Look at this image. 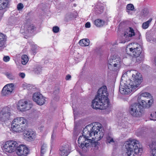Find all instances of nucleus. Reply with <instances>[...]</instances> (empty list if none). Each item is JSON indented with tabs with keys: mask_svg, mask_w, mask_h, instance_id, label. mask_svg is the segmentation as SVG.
Instances as JSON below:
<instances>
[{
	"mask_svg": "<svg viewBox=\"0 0 156 156\" xmlns=\"http://www.w3.org/2000/svg\"><path fill=\"white\" fill-rule=\"evenodd\" d=\"M14 85L11 83L6 84L3 88L2 90V95L7 96L11 94L14 89Z\"/></svg>",
	"mask_w": 156,
	"mask_h": 156,
	"instance_id": "obj_15",
	"label": "nucleus"
},
{
	"mask_svg": "<svg viewBox=\"0 0 156 156\" xmlns=\"http://www.w3.org/2000/svg\"><path fill=\"white\" fill-rule=\"evenodd\" d=\"M155 65H156V57L155 58Z\"/></svg>",
	"mask_w": 156,
	"mask_h": 156,
	"instance_id": "obj_45",
	"label": "nucleus"
},
{
	"mask_svg": "<svg viewBox=\"0 0 156 156\" xmlns=\"http://www.w3.org/2000/svg\"><path fill=\"white\" fill-rule=\"evenodd\" d=\"M132 74L131 80H129L126 82L127 83H124V85L120 83L119 91L123 94H127L131 92H134L138 89V87L142 82L141 74L135 70H131L130 71Z\"/></svg>",
	"mask_w": 156,
	"mask_h": 156,
	"instance_id": "obj_2",
	"label": "nucleus"
},
{
	"mask_svg": "<svg viewBox=\"0 0 156 156\" xmlns=\"http://www.w3.org/2000/svg\"><path fill=\"white\" fill-rule=\"evenodd\" d=\"M134 49H138V48L137 47L136 48H134Z\"/></svg>",
	"mask_w": 156,
	"mask_h": 156,
	"instance_id": "obj_48",
	"label": "nucleus"
},
{
	"mask_svg": "<svg viewBox=\"0 0 156 156\" xmlns=\"http://www.w3.org/2000/svg\"><path fill=\"white\" fill-rule=\"evenodd\" d=\"M104 7L101 5H97L95 12L96 15H99L102 13L104 11Z\"/></svg>",
	"mask_w": 156,
	"mask_h": 156,
	"instance_id": "obj_23",
	"label": "nucleus"
},
{
	"mask_svg": "<svg viewBox=\"0 0 156 156\" xmlns=\"http://www.w3.org/2000/svg\"><path fill=\"white\" fill-rule=\"evenodd\" d=\"M124 144L126 149L124 156H139L143 151L139 142L136 140L129 139Z\"/></svg>",
	"mask_w": 156,
	"mask_h": 156,
	"instance_id": "obj_4",
	"label": "nucleus"
},
{
	"mask_svg": "<svg viewBox=\"0 0 156 156\" xmlns=\"http://www.w3.org/2000/svg\"><path fill=\"white\" fill-rule=\"evenodd\" d=\"M11 108L9 106L5 107L0 112V120L5 122L10 119Z\"/></svg>",
	"mask_w": 156,
	"mask_h": 156,
	"instance_id": "obj_8",
	"label": "nucleus"
},
{
	"mask_svg": "<svg viewBox=\"0 0 156 156\" xmlns=\"http://www.w3.org/2000/svg\"><path fill=\"white\" fill-rule=\"evenodd\" d=\"M10 60V58L8 56H5L4 57L3 60L5 62H8Z\"/></svg>",
	"mask_w": 156,
	"mask_h": 156,
	"instance_id": "obj_38",
	"label": "nucleus"
},
{
	"mask_svg": "<svg viewBox=\"0 0 156 156\" xmlns=\"http://www.w3.org/2000/svg\"><path fill=\"white\" fill-rule=\"evenodd\" d=\"M20 32H21L22 33H23V31H22V29H21L20 30Z\"/></svg>",
	"mask_w": 156,
	"mask_h": 156,
	"instance_id": "obj_46",
	"label": "nucleus"
},
{
	"mask_svg": "<svg viewBox=\"0 0 156 156\" xmlns=\"http://www.w3.org/2000/svg\"><path fill=\"white\" fill-rule=\"evenodd\" d=\"M85 27L86 28H89L90 27V23L89 22H87L85 24Z\"/></svg>",
	"mask_w": 156,
	"mask_h": 156,
	"instance_id": "obj_43",
	"label": "nucleus"
},
{
	"mask_svg": "<svg viewBox=\"0 0 156 156\" xmlns=\"http://www.w3.org/2000/svg\"><path fill=\"white\" fill-rule=\"evenodd\" d=\"M18 144L17 142L12 140L6 142L3 146L5 151L9 153H12L16 151Z\"/></svg>",
	"mask_w": 156,
	"mask_h": 156,
	"instance_id": "obj_9",
	"label": "nucleus"
},
{
	"mask_svg": "<svg viewBox=\"0 0 156 156\" xmlns=\"http://www.w3.org/2000/svg\"><path fill=\"white\" fill-rule=\"evenodd\" d=\"M104 130L101 126H94L92 127L89 125L86 126L82 131V134L87 138L93 135L98 140L101 139L104 135Z\"/></svg>",
	"mask_w": 156,
	"mask_h": 156,
	"instance_id": "obj_5",
	"label": "nucleus"
},
{
	"mask_svg": "<svg viewBox=\"0 0 156 156\" xmlns=\"http://www.w3.org/2000/svg\"><path fill=\"white\" fill-rule=\"evenodd\" d=\"M129 49H133L132 48H129Z\"/></svg>",
	"mask_w": 156,
	"mask_h": 156,
	"instance_id": "obj_51",
	"label": "nucleus"
},
{
	"mask_svg": "<svg viewBox=\"0 0 156 156\" xmlns=\"http://www.w3.org/2000/svg\"><path fill=\"white\" fill-rule=\"evenodd\" d=\"M139 36H140V35H141L140 34V33H139Z\"/></svg>",
	"mask_w": 156,
	"mask_h": 156,
	"instance_id": "obj_49",
	"label": "nucleus"
},
{
	"mask_svg": "<svg viewBox=\"0 0 156 156\" xmlns=\"http://www.w3.org/2000/svg\"><path fill=\"white\" fill-rule=\"evenodd\" d=\"M10 0H0V10L5 9L9 6Z\"/></svg>",
	"mask_w": 156,
	"mask_h": 156,
	"instance_id": "obj_20",
	"label": "nucleus"
},
{
	"mask_svg": "<svg viewBox=\"0 0 156 156\" xmlns=\"http://www.w3.org/2000/svg\"><path fill=\"white\" fill-rule=\"evenodd\" d=\"M127 54L133 57H138L140 55L141 51L139 49H125Z\"/></svg>",
	"mask_w": 156,
	"mask_h": 156,
	"instance_id": "obj_17",
	"label": "nucleus"
},
{
	"mask_svg": "<svg viewBox=\"0 0 156 156\" xmlns=\"http://www.w3.org/2000/svg\"><path fill=\"white\" fill-rule=\"evenodd\" d=\"M27 48H26L25 49H27Z\"/></svg>",
	"mask_w": 156,
	"mask_h": 156,
	"instance_id": "obj_52",
	"label": "nucleus"
},
{
	"mask_svg": "<svg viewBox=\"0 0 156 156\" xmlns=\"http://www.w3.org/2000/svg\"><path fill=\"white\" fill-rule=\"evenodd\" d=\"M122 62L121 58L115 55H111L108 61V69L111 70L116 71L120 68Z\"/></svg>",
	"mask_w": 156,
	"mask_h": 156,
	"instance_id": "obj_7",
	"label": "nucleus"
},
{
	"mask_svg": "<svg viewBox=\"0 0 156 156\" xmlns=\"http://www.w3.org/2000/svg\"><path fill=\"white\" fill-rule=\"evenodd\" d=\"M6 35L0 33V48H4L6 47Z\"/></svg>",
	"mask_w": 156,
	"mask_h": 156,
	"instance_id": "obj_18",
	"label": "nucleus"
},
{
	"mask_svg": "<svg viewBox=\"0 0 156 156\" xmlns=\"http://www.w3.org/2000/svg\"><path fill=\"white\" fill-rule=\"evenodd\" d=\"M76 54V52H74V53H73V54L74 55V56H75V54Z\"/></svg>",
	"mask_w": 156,
	"mask_h": 156,
	"instance_id": "obj_47",
	"label": "nucleus"
},
{
	"mask_svg": "<svg viewBox=\"0 0 156 156\" xmlns=\"http://www.w3.org/2000/svg\"><path fill=\"white\" fill-rule=\"evenodd\" d=\"M34 71L37 74H40L42 71V67L40 66H37L34 69Z\"/></svg>",
	"mask_w": 156,
	"mask_h": 156,
	"instance_id": "obj_33",
	"label": "nucleus"
},
{
	"mask_svg": "<svg viewBox=\"0 0 156 156\" xmlns=\"http://www.w3.org/2000/svg\"><path fill=\"white\" fill-rule=\"evenodd\" d=\"M27 121L23 117H17L14 119L11 124V128L15 132H22L26 129Z\"/></svg>",
	"mask_w": 156,
	"mask_h": 156,
	"instance_id": "obj_6",
	"label": "nucleus"
},
{
	"mask_svg": "<svg viewBox=\"0 0 156 156\" xmlns=\"http://www.w3.org/2000/svg\"><path fill=\"white\" fill-rule=\"evenodd\" d=\"M144 130V129L141 130L138 133H137V135L138 136H142L145 133L142 131L143 130Z\"/></svg>",
	"mask_w": 156,
	"mask_h": 156,
	"instance_id": "obj_41",
	"label": "nucleus"
},
{
	"mask_svg": "<svg viewBox=\"0 0 156 156\" xmlns=\"http://www.w3.org/2000/svg\"><path fill=\"white\" fill-rule=\"evenodd\" d=\"M135 98L137 102L130 105L129 112L133 116L139 117L144 112L145 108H148L152 105L153 100L151 95L147 92H144L138 95Z\"/></svg>",
	"mask_w": 156,
	"mask_h": 156,
	"instance_id": "obj_1",
	"label": "nucleus"
},
{
	"mask_svg": "<svg viewBox=\"0 0 156 156\" xmlns=\"http://www.w3.org/2000/svg\"><path fill=\"white\" fill-rule=\"evenodd\" d=\"M19 76L22 78H23L25 77V75L24 73H19Z\"/></svg>",
	"mask_w": 156,
	"mask_h": 156,
	"instance_id": "obj_44",
	"label": "nucleus"
},
{
	"mask_svg": "<svg viewBox=\"0 0 156 156\" xmlns=\"http://www.w3.org/2000/svg\"><path fill=\"white\" fill-rule=\"evenodd\" d=\"M151 117L152 118H150L151 120L156 121V112H152L151 114Z\"/></svg>",
	"mask_w": 156,
	"mask_h": 156,
	"instance_id": "obj_35",
	"label": "nucleus"
},
{
	"mask_svg": "<svg viewBox=\"0 0 156 156\" xmlns=\"http://www.w3.org/2000/svg\"><path fill=\"white\" fill-rule=\"evenodd\" d=\"M5 74L7 77L10 80H14L15 79V76L11 73L6 72Z\"/></svg>",
	"mask_w": 156,
	"mask_h": 156,
	"instance_id": "obj_31",
	"label": "nucleus"
},
{
	"mask_svg": "<svg viewBox=\"0 0 156 156\" xmlns=\"http://www.w3.org/2000/svg\"><path fill=\"white\" fill-rule=\"evenodd\" d=\"M15 151L18 156H27L29 153L28 148L23 144L18 145Z\"/></svg>",
	"mask_w": 156,
	"mask_h": 156,
	"instance_id": "obj_10",
	"label": "nucleus"
},
{
	"mask_svg": "<svg viewBox=\"0 0 156 156\" xmlns=\"http://www.w3.org/2000/svg\"><path fill=\"white\" fill-rule=\"evenodd\" d=\"M152 20V19L151 18L147 21L143 23L142 26V28L144 29H146L147 28L149 27V24L151 22Z\"/></svg>",
	"mask_w": 156,
	"mask_h": 156,
	"instance_id": "obj_25",
	"label": "nucleus"
},
{
	"mask_svg": "<svg viewBox=\"0 0 156 156\" xmlns=\"http://www.w3.org/2000/svg\"><path fill=\"white\" fill-rule=\"evenodd\" d=\"M29 59L26 55H23L21 57V63L23 65H26L28 62Z\"/></svg>",
	"mask_w": 156,
	"mask_h": 156,
	"instance_id": "obj_26",
	"label": "nucleus"
},
{
	"mask_svg": "<svg viewBox=\"0 0 156 156\" xmlns=\"http://www.w3.org/2000/svg\"><path fill=\"white\" fill-rule=\"evenodd\" d=\"M141 15L144 17L147 16L149 13L148 9L147 8H144L141 12Z\"/></svg>",
	"mask_w": 156,
	"mask_h": 156,
	"instance_id": "obj_32",
	"label": "nucleus"
},
{
	"mask_svg": "<svg viewBox=\"0 0 156 156\" xmlns=\"http://www.w3.org/2000/svg\"><path fill=\"white\" fill-rule=\"evenodd\" d=\"M150 148V153L152 156H156V141H153L152 143L149 145Z\"/></svg>",
	"mask_w": 156,
	"mask_h": 156,
	"instance_id": "obj_19",
	"label": "nucleus"
},
{
	"mask_svg": "<svg viewBox=\"0 0 156 156\" xmlns=\"http://www.w3.org/2000/svg\"><path fill=\"white\" fill-rule=\"evenodd\" d=\"M32 106V105L31 103H28L27 101L21 100L18 102L17 108L20 111H25L30 109Z\"/></svg>",
	"mask_w": 156,
	"mask_h": 156,
	"instance_id": "obj_11",
	"label": "nucleus"
},
{
	"mask_svg": "<svg viewBox=\"0 0 156 156\" xmlns=\"http://www.w3.org/2000/svg\"><path fill=\"white\" fill-rule=\"evenodd\" d=\"M45 152L44 147L43 146H41V154H43Z\"/></svg>",
	"mask_w": 156,
	"mask_h": 156,
	"instance_id": "obj_39",
	"label": "nucleus"
},
{
	"mask_svg": "<svg viewBox=\"0 0 156 156\" xmlns=\"http://www.w3.org/2000/svg\"><path fill=\"white\" fill-rule=\"evenodd\" d=\"M106 142L107 144L108 143L112 144L115 142V141L111 134H108L106 136Z\"/></svg>",
	"mask_w": 156,
	"mask_h": 156,
	"instance_id": "obj_24",
	"label": "nucleus"
},
{
	"mask_svg": "<svg viewBox=\"0 0 156 156\" xmlns=\"http://www.w3.org/2000/svg\"><path fill=\"white\" fill-rule=\"evenodd\" d=\"M71 78V76L70 75L68 74L66 76L65 79L66 80H70Z\"/></svg>",
	"mask_w": 156,
	"mask_h": 156,
	"instance_id": "obj_42",
	"label": "nucleus"
},
{
	"mask_svg": "<svg viewBox=\"0 0 156 156\" xmlns=\"http://www.w3.org/2000/svg\"><path fill=\"white\" fill-rule=\"evenodd\" d=\"M37 49H31V53L34 55H35L38 51Z\"/></svg>",
	"mask_w": 156,
	"mask_h": 156,
	"instance_id": "obj_40",
	"label": "nucleus"
},
{
	"mask_svg": "<svg viewBox=\"0 0 156 156\" xmlns=\"http://www.w3.org/2000/svg\"><path fill=\"white\" fill-rule=\"evenodd\" d=\"M129 32L130 33L128 35L129 37H132L135 35V33L134 30L131 27H129Z\"/></svg>",
	"mask_w": 156,
	"mask_h": 156,
	"instance_id": "obj_34",
	"label": "nucleus"
},
{
	"mask_svg": "<svg viewBox=\"0 0 156 156\" xmlns=\"http://www.w3.org/2000/svg\"><path fill=\"white\" fill-rule=\"evenodd\" d=\"M36 27L34 24H31L27 28V31L30 33H32L36 30Z\"/></svg>",
	"mask_w": 156,
	"mask_h": 156,
	"instance_id": "obj_28",
	"label": "nucleus"
},
{
	"mask_svg": "<svg viewBox=\"0 0 156 156\" xmlns=\"http://www.w3.org/2000/svg\"><path fill=\"white\" fill-rule=\"evenodd\" d=\"M70 148L68 144H63L60 146L58 151L60 156H67L70 153Z\"/></svg>",
	"mask_w": 156,
	"mask_h": 156,
	"instance_id": "obj_14",
	"label": "nucleus"
},
{
	"mask_svg": "<svg viewBox=\"0 0 156 156\" xmlns=\"http://www.w3.org/2000/svg\"><path fill=\"white\" fill-rule=\"evenodd\" d=\"M52 31L54 33H57L59 31V28L57 26H54L53 27Z\"/></svg>",
	"mask_w": 156,
	"mask_h": 156,
	"instance_id": "obj_36",
	"label": "nucleus"
},
{
	"mask_svg": "<svg viewBox=\"0 0 156 156\" xmlns=\"http://www.w3.org/2000/svg\"><path fill=\"white\" fill-rule=\"evenodd\" d=\"M108 92L106 86L100 88L97 94L92 101L91 106L94 109H105L109 107V101L108 98Z\"/></svg>",
	"mask_w": 156,
	"mask_h": 156,
	"instance_id": "obj_3",
	"label": "nucleus"
},
{
	"mask_svg": "<svg viewBox=\"0 0 156 156\" xmlns=\"http://www.w3.org/2000/svg\"><path fill=\"white\" fill-rule=\"evenodd\" d=\"M126 11L127 12L129 13V11H135V8L133 5L132 4H129L127 5L126 7Z\"/></svg>",
	"mask_w": 156,
	"mask_h": 156,
	"instance_id": "obj_27",
	"label": "nucleus"
},
{
	"mask_svg": "<svg viewBox=\"0 0 156 156\" xmlns=\"http://www.w3.org/2000/svg\"><path fill=\"white\" fill-rule=\"evenodd\" d=\"M79 44L82 46H90L91 44H90V40L87 38H84L80 40L79 42Z\"/></svg>",
	"mask_w": 156,
	"mask_h": 156,
	"instance_id": "obj_21",
	"label": "nucleus"
},
{
	"mask_svg": "<svg viewBox=\"0 0 156 156\" xmlns=\"http://www.w3.org/2000/svg\"><path fill=\"white\" fill-rule=\"evenodd\" d=\"M51 139H52V136H51Z\"/></svg>",
	"mask_w": 156,
	"mask_h": 156,
	"instance_id": "obj_50",
	"label": "nucleus"
},
{
	"mask_svg": "<svg viewBox=\"0 0 156 156\" xmlns=\"http://www.w3.org/2000/svg\"><path fill=\"white\" fill-rule=\"evenodd\" d=\"M95 25L98 27H102L105 24L104 21L102 20L98 19L94 21Z\"/></svg>",
	"mask_w": 156,
	"mask_h": 156,
	"instance_id": "obj_22",
	"label": "nucleus"
},
{
	"mask_svg": "<svg viewBox=\"0 0 156 156\" xmlns=\"http://www.w3.org/2000/svg\"><path fill=\"white\" fill-rule=\"evenodd\" d=\"M137 60H138V59H137H137H136V61H137Z\"/></svg>",
	"mask_w": 156,
	"mask_h": 156,
	"instance_id": "obj_53",
	"label": "nucleus"
},
{
	"mask_svg": "<svg viewBox=\"0 0 156 156\" xmlns=\"http://www.w3.org/2000/svg\"><path fill=\"white\" fill-rule=\"evenodd\" d=\"M88 139L86 136H80L78 140V146L82 148L83 150H84L85 148H87L89 146V143H88Z\"/></svg>",
	"mask_w": 156,
	"mask_h": 156,
	"instance_id": "obj_12",
	"label": "nucleus"
},
{
	"mask_svg": "<svg viewBox=\"0 0 156 156\" xmlns=\"http://www.w3.org/2000/svg\"><path fill=\"white\" fill-rule=\"evenodd\" d=\"M88 143H89V146L91 145L92 147H95L96 148L98 147V143L97 142L93 141V140L91 139L88 140Z\"/></svg>",
	"mask_w": 156,
	"mask_h": 156,
	"instance_id": "obj_29",
	"label": "nucleus"
},
{
	"mask_svg": "<svg viewBox=\"0 0 156 156\" xmlns=\"http://www.w3.org/2000/svg\"><path fill=\"white\" fill-rule=\"evenodd\" d=\"M33 99L37 104L40 105H43L45 101L42 94L39 92H36L33 94Z\"/></svg>",
	"mask_w": 156,
	"mask_h": 156,
	"instance_id": "obj_13",
	"label": "nucleus"
},
{
	"mask_svg": "<svg viewBox=\"0 0 156 156\" xmlns=\"http://www.w3.org/2000/svg\"><path fill=\"white\" fill-rule=\"evenodd\" d=\"M27 46L29 47L30 46L31 49H37L38 46L34 43V42L30 41L27 44Z\"/></svg>",
	"mask_w": 156,
	"mask_h": 156,
	"instance_id": "obj_30",
	"label": "nucleus"
},
{
	"mask_svg": "<svg viewBox=\"0 0 156 156\" xmlns=\"http://www.w3.org/2000/svg\"><path fill=\"white\" fill-rule=\"evenodd\" d=\"M23 135L24 139L27 141H32L35 138V133L34 132L30 129L24 130Z\"/></svg>",
	"mask_w": 156,
	"mask_h": 156,
	"instance_id": "obj_16",
	"label": "nucleus"
},
{
	"mask_svg": "<svg viewBox=\"0 0 156 156\" xmlns=\"http://www.w3.org/2000/svg\"><path fill=\"white\" fill-rule=\"evenodd\" d=\"M23 7V4L21 3H19L17 5V8L18 10H21Z\"/></svg>",
	"mask_w": 156,
	"mask_h": 156,
	"instance_id": "obj_37",
	"label": "nucleus"
}]
</instances>
